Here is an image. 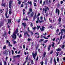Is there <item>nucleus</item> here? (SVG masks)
I'll return each mask as SVG.
<instances>
[{
    "label": "nucleus",
    "instance_id": "obj_1",
    "mask_svg": "<svg viewBox=\"0 0 65 65\" xmlns=\"http://www.w3.org/2000/svg\"><path fill=\"white\" fill-rule=\"evenodd\" d=\"M13 38L14 39H15L17 38V35L15 33H14L12 35H11Z\"/></svg>",
    "mask_w": 65,
    "mask_h": 65
},
{
    "label": "nucleus",
    "instance_id": "obj_2",
    "mask_svg": "<svg viewBox=\"0 0 65 65\" xmlns=\"http://www.w3.org/2000/svg\"><path fill=\"white\" fill-rule=\"evenodd\" d=\"M8 51L9 53H10V51H9V50H5L4 51V52H3V54L6 55H8Z\"/></svg>",
    "mask_w": 65,
    "mask_h": 65
},
{
    "label": "nucleus",
    "instance_id": "obj_3",
    "mask_svg": "<svg viewBox=\"0 0 65 65\" xmlns=\"http://www.w3.org/2000/svg\"><path fill=\"white\" fill-rule=\"evenodd\" d=\"M32 54L34 59H35V57L36 56V55H37V52H36L35 54H34L33 53H32Z\"/></svg>",
    "mask_w": 65,
    "mask_h": 65
},
{
    "label": "nucleus",
    "instance_id": "obj_4",
    "mask_svg": "<svg viewBox=\"0 0 65 65\" xmlns=\"http://www.w3.org/2000/svg\"><path fill=\"white\" fill-rule=\"evenodd\" d=\"M12 3V1H10L9 2V8L10 9H11V4Z\"/></svg>",
    "mask_w": 65,
    "mask_h": 65
},
{
    "label": "nucleus",
    "instance_id": "obj_5",
    "mask_svg": "<svg viewBox=\"0 0 65 65\" xmlns=\"http://www.w3.org/2000/svg\"><path fill=\"white\" fill-rule=\"evenodd\" d=\"M46 4L51 3L52 2V0H46Z\"/></svg>",
    "mask_w": 65,
    "mask_h": 65
},
{
    "label": "nucleus",
    "instance_id": "obj_6",
    "mask_svg": "<svg viewBox=\"0 0 65 65\" xmlns=\"http://www.w3.org/2000/svg\"><path fill=\"white\" fill-rule=\"evenodd\" d=\"M56 13H58V15H59L60 14V11H59V10L57 8H56Z\"/></svg>",
    "mask_w": 65,
    "mask_h": 65
},
{
    "label": "nucleus",
    "instance_id": "obj_7",
    "mask_svg": "<svg viewBox=\"0 0 65 65\" xmlns=\"http://www.w3.org/2000/svg\"><path fill=\"white\" fill-rule=\"evenodd\" d=\"M45 28V27L43 26H42V28H40V30L41 31H43L44 30V28Z\"/></svg>",
    "mask_w": 65,
    "mask_h": 65
},
{
    "label": "nucleus",
    "instance_id": "obj_8",
    "mask_svg": "<svg viewBox=\"0 0 65 65\" xmlns=\"http://www.w3.org/2000/svg\"><path fill=\"white\" fill-rule=\"evenodd\" d=\"M22 25H23V26H24L25 28L26 26H27V24L25 23H23Z\"/></svg>",
    "mask_w": 65,
    "mask_h": 65
},
{
    "label": "nucleus",
    "instance_id": "obj_9",
    "mask_svg": "<svg viewBox=\"0 0 65 65\" xmlns=\"http://www.w3.org/2000/svg\"><path fill=\"white\" fill-rule=\"evenodd\" d=\"M56 51H57V52H59V51H61V49L60 48H58L56 49Z\"/></svg>",
    "mask_w": 65,
    "mask_h": 65
},
{
    "label": "nucleus",
    "instance_id": "obj_10",
    "mask_svg": "<svg viewBox=\"0 0 65 65\" xmlns=\"http://www.w3.org/2000/svg\"><path fill=\"white\" fill-rule=\"evenodd\" d=\"M61 33H63V31L64 32H65V30L64 29H61Z\"/></svg>",
    "mask_w": 65,
    "mask_h": 65
},
{
    "label": "nucleus",
    "instance_id": "obj_11",
    "mask_svg": "<svg viewBox=\"0 0 65 65\" xmlns=\"http://www.w3.org/2000/svg\"><path fill=\"white\" fill-rule=\"evenodd\" d=\"M4 62V65H6V61L3 60V61Z\"/></svg>",
    "mask_w": 65,
    "mask_h": 65
},
{
    "label": "nucleus",
    "instance_id": "obj_12",
    "mask_svg": "<svg viewBox=\"0 0 65 65\" xmlns=\"http://www.w3.org/2000/svg\"><path fill=\"white\" fill-rule=\"evenodd\" d=\"M40 26H37V30H38L39 29V28H40Z\"/></svg>",
    "mask_w": 65,
    "mask_h": 65
},
{
    "label": "nucleus",
    "instance_id": "obj_13",
    "mask_svg": "<svg viewBox=\"0 0 65 65\" xmlns=\"http://www.w3.org/2000/svg\"><path fill=\"white\" fill-rule=\"evenodd\" d=\"M34 15V13L32 12L30 14V17H33Z\"/></svg>",
    "mask_w": 65,
    "mask_h": 65
},
{
    "label": "nucleus",
    "instance_id": "obj_14",
    "mask_svg": "<svg viewBox=\"0 0 65 65\" xmlns=\"http://www.w3.org/2000/svg\"><path fill=\"white\" fill-rule=\"evenodd\" d=\"M39 22V23H43L44 22L43 21V20H42L41 21H40V20H38Z\"/></svg>",
    "mask_w": 65,
    "mask_h": 65
},
{
    "label": "nucleus",
    "instance_id": "obj_15",
    "mask_svg": "<svg viewBox=\"0 0 65 65\" xmlns=\"http://www.w3.org/2000/svg\"><path fill=\"white\" fill-rule=\"evenodd\" d=\"M8 23H11V19H9L8 20Z\"/></svg>",
    "mask_w": 65,
    "mask_h": 65
},
{
    "label": "nucleus",
    "instance_id": "obj_16",
    "mask_svg": "<svg viewBox=\"0 0 65 65\" xmlns=\"http://www.w3.org/2000/svg\"><path fill=\"white\" fill-rule=\"evenodd\" d=\"M45 55H46V52H44V54H43V57H45Z\"/></svg>",
    "mask_w": 65,
    "mask_h": 65
},
{
    "label": "nucleus",
    "instance_id": "obj_17",
    "mask_svg": "<svg viewBox=\"0 0 65 65\" xmlns=\"http://www.w3.org/2000/svg\"><path fill=\"white\" fill-rule=\"evenodd\" d=\"M26 34H27V36H28V37H30V35H29L28 34V33H24V35H25Z\"/></svg>",
    "mask_w": 65,
    "mask_h": 65
},
{
    "label": "nucleus",
    "instance_id": "obj_18",
    "mask_svg": "<svg viewBox=\"0 0 65 65\" xmlns=\"http://www.w3.org/2000/svg\"><path fill=\"white\" fill-rule=\"evenodd\" d=\"M51 45H49L48 48V51H49L50 50V48H51Z\"/></svg>",
    "mask_w": 65,
    "mask_h": 65
},
{
    "label": "nucleus",
    "instance_id": "obj_19",
    "mask_svg": "<svg viewBox=\"0 0 65 65\" xmlns=\"http://www.w3.org/2000/svg\"><path fill=\"white\" fill-rule=\"evenodd\" d=\"M25 5H26V7H25V9H27V5H28L27 4H25Z\"/></svg>",
    "mask_w": 65,
    "mask_h": 65
},
{
    "label": "nucleus",
    "instance_id": "obj_20",
    "mask_svg": "<svg viewBox=\"0 0 65 65\" xmlns=\"http://www.w3.org/2000/svg\"><path fill=\"white\" fill-rule=\"evenodd\" d=\"M52 46L53 47L55 46V43L53 42L52 43Z\"/></svg>",
    "mask_w": 65,
    "mask_h": 65
},
{
    "label": "nucleus",
    "instance_id": "obj_21",
    "mask_svg": "<svg viewBox=\"0 0 65 65\" xmlns=\"http://www.w3.org/2000/svg\"><path fill=\"white\" fill-rule=\"evenodd\" d=\"M27 3H28L30 4V5H32V2H31V1L30 2L28 1Z\"/></svg>",
    "mask_w": 65,
    "mask_h": 65
},
{
    "label": "nucleus",
    "instance_id": "obj_22",
    "mask_svg": "<svg viewBox=\"0 0 65 65\" xmlns=\"http://www.w3.org/2000/svg\"><path fill=\"white\" fill-rule=\"evenodd\" d=\"M19 31V29L17 28L15 30V33H18Z\"/></svg>",
    "mask_w": 65,
    "mask_h": 65
},
{
    "label": "nucleus",
    "instance_id": "obj_23",
    "mask_svg": "<svg viewBox=\"0 0 65 65\" xmlns=\"http://www.w3.org/2000/svg\"><path fill=\"white\" fill-rule=\"evenodd\" d=\"M3 26V23H2V22H1L0 23V26Z\"/></svg>",
    "mask_w": 65,
    "mask_h": 65
},
{
    "label": "nucleus",
    "instance_id": "obj_24",
    "mask_svg": "<svg viewBox=\"0 0 65 65\" xmlns=\"http://www.w3.org/2000/svg\"><path fill=\"white\" fill-rule=\"evenodd\" d=\"M64 47H65V45H62L61 47V48H64Z\"/></svg>",
    "mask_w": 65,
    "mask_h": 65
},
{
    "label": "nucleus",
    "instance_id": "obj_25",
    "mask_svg": "<svg viewBox=\"0 0 65 65\" xmlns=\"http://www.w3.org/2000/svg\"><path fill=\"white\" fill-rule=\"evenodd\" d=\"M16 58H20V55H18L16 56Z\"/></svg>",
    "mask_w": 65,
    "mask_h": 65
},
{
    "label": "nucleus",
    "instance_id": "obj_26",
    "mask_svg": "<svg viewBox=\"0 0 65 65\" xmlns=\"http://www.w3.org/2000/svg\"><path fill=\"white\" fill-rule=\"evenodd\" d=\"M28 56H27L26 57V61H27V60H28Z\"/></svg>",
    "mask_w": 65,
    "mask_h": 65
},
{
    "label": "nucleus",
    "instance_id": "obj_27",
    "mask_svg": "<svg viewBox=\"0 0 65 65\" xmlns=\"http://www.w3.org/2000/svg\"><path fill=\"white\" fill-rule=\"evenodd\" d=\"M58 21L59 22H61V18L59 17V19H58Z\"/></svg>",
    "mask_w": 65,
    "mask_h": 65
},
{
    "label": "nucleus",
    "instance_id": "obj_28",
    "mask_svg": "<svg viewBox=\"0 0 65 65\" xmlns=\"http://www.w3.org/2000/svg\"><path fill=\"white\" fill-rule=\"evenodd\" d=\"M32 40L31 39H29V38H28L27 39V40L28 41H30V40Z\"/></svg>",
    "mask_w": 65,
    "mask_h": 65
},
{
    "label": "nucleus",
    "instance_id": "obj_29",
    "mask_svg": "<svg viewBox=\"0 0 65 65\" xmlns=\"http://www.w3.org/2000/svg\"><path fill=\"white\" fill-rule=\"evenodd\" d=\"M9 46H12V45L10 44V43H9L8 44Z\"/></svg>",
    "mask_w": 65,
    "mask_h": 65
},
{
    "label": "nucleus",
    "instance_id": "obj_30",
    "mask_svg": "<svg viewBox=\"0 0 65 65\" xmlns=\"http://www.w3.org/2000/svg\"><path fill=\"white\" fill-rule=\"evenodd\" d=\"M29 11L30 12H32V9H31L30 8Z\"/></svg>",
    "mask_w": 65,
    "mask_h": 65
},
{
    "label": "nucleus",
    "instance_id": "obj_31",
    "mask_svg": "<svg viewBox=\"0 0 65 65\" xmlns=\"http://www.w3.org/2000/svg\"><path fill=\"white\" fill-rule=\"evenodd\" d=\"M21 37H22V35L20 34L19 36V38H20Z\"/></svg>",
    "mask_w": 65,
    "mask_h": 65
},
{
    "label": "nucleus",
    "instance_id": "obj_32",
    "mask_svg": "<svg viewBox=\"0 0 65 65\" xmlns=\"http://www.w3.org/2000/svg\"><path fill=\"white\" fill-rule=\"evenodd\" d=\"M2 6H5V4H2Z\"/></svg>",
    "mask_w": 65,
    "mask_h": 65
},
{
    "label": "nucleus",
    "instance_id": "obj_33",
    "mask_svg": "<svg viewBox=\"0 0 65 65\" xmlns=\"http://www.w3.org/2000/svg\"><path fill=\"white\" fill-rule=\"evenodd\" d=\"M7 42H6V43H8L9 44V43H10V42H9V41L7 40L6 41Z\"/></svg>",
    "mask_w": 65,
    "mask_h": 65
},
{
    "label": "nucleus",
    "instance_id": "obj_34",
    "mask_svg": "<svg viewBox=\"0 0 65 65\" xmlns=\"http://www.w3.org/2000/svg\"><path fill=\"white\" fill-rule=\"evenodd\" d=\"M43 38H44L45 39H48V38H45V37L44 36H43Z\"/></svg>",
    "mask_w": 65,
    "mask_h": 65
},
{
    "label": "nucleus",
    "instance_id": "obj_35",
    "mask_svg": "<svg viewBox=\"0 0 65 65\" xmlns=\"http://www.w3.org/2000/svg\"><path fill=\"white\" fill-rule=\"evenodd\" d=\"M43 41V39H41L40 40L39 42H42V41Z\"/></svg>",
    "mask_w": 65,
    "mask_h": 65
},
{
    "label": "nucleus",
    "instance_id": "obj_36",
    "mask_svg": "<svg viewBox=\"0 0 65 65\" xmlns=\"http://www.w3.org/2000/svg\"><path fill=\"white\" fill-rule=\"evenodd\" d=\"M57 62H59V58H58V57H57Z\"/></svg>",
    "mask_w": 65,
    "mask_h": 65
},
{
    "label": "nucleus",
    "instance_id": "obj_37",
    "mask_svg": "<svg viewBox=\"0 0 65 65\" xmlns=\"http://www.w3.org/2000/svg\"><path fill=\"white\" fill-rule=\"evenodd\" d=\"M9 13L10 14H11V13H12V12L11 11H9Z\"/></svg>",
    "mask_w": 65,
    "mask_h": 65
},
{
    "label": "nucleus",
    "instance_id": "obj_38",
    "mask_svg": "<svg viewBox=\"0 0 65 65\" xmlns=\"http://www.w3.org/2000/svg\"><path fill=\"white\" fill-rule=\"evenodd\" d=\"M62 36H61L60 37V39L59 41H60L61 40V39H62Z\"/></svg>",
    "mask_w": 65,
    "mask_h": 65
},
{
    "label": "nucleus",
    "instance_id": "obj_39",
    "mask_svg": "<svg viewBox=\"0 0 65 65\" xmlns=\"http://www.w3.org/2000/svg\"><path fill=\"white\" fill-rule=\"evenodd\" d=\"M23 20H24L25 21H28L27 19H23Z\"/></svg>",
    "mask_w": 65,
    "mask_h": 65
},
{
    "label": "nucleus",
    "instance_id": "obj_40",
    "mask_svg": "<svg viewBox=\"0 0 65 65\" xmlns=\"http://www.w3.org/2000/svg\"><path fill=\"white\" fill-rule=\"evenodd\" d=\"M6 48V46L5 45L4 46V47H3V48L4 49H5Z\"/></svg>",
    "mask_w": 65,
    "mask_h": 65
},
{
    "label": "nucleus",
    "instance_id": "obj_41",
    "mask_svg": "<svg viewBox=\"0 0 65 65\" xmlns=\"http://www.w3.org/2000/svg\"><path fill=\"white\" fill-rule=\"evenodd\" d=\"M59 31V29H57V30H56V32H58Z\"/></svg>",
    "mask_w": 65,
    "mask_h": 65
},
{
    "label": "nucleus",
    "instance_id": "obj_42",
    "mask_svg": "<svg viewBox=\"0 0 65 65\" xmlns=\"http://www.w3.org/2000/svg\"><path fill=\"white\" fill-rule=\"evenodd\" d=\"M21 1H19L18 2L19 4H21Z\"/></svg>",
    "mask_w": 65,
    "mask_h": 65
},
{
    "label": "nucleus",
    "instance_id": "obj_43",
    "mask_svg": "<svg viewBox=\"0 0 65 65\" xmlns=\"http://www.w3.org/2000/svg\"><path fill=\"white\" fill-rule=\"evenodd\" d=\"M34 6H36V3H34Z\"/></svg>",
    "mask_w": 65,
    "mask_h": 65
},
{
    "label": "nucleus",
    "instance_id": "obj_44",
    "mask_svg": "<svg viewBox=\"0 0 65 65\" xmlns=\"http://www.w3.org/2000/svg\"><path fill=\"white\" fill-rule=\"evenodd\" d=\"M43 17H40V19L41 20H42Z\"/></svg>",
    "mask_w": 65,
    "mask_h": 65
},
{
    "label": "nucleus",
    "instance_id": "obj_45",
    "mask_svg": "<svg viewBox=\"0 0 65 65\" xmlns=\"http://www.w3.org/2000/svg\"><path fill=\"white\" fill-rule=\"evenodd\" d=\"M48 41L47 40H45L44 42V43H46Z\"/></svg>",
    "mask_w": 65,
    "mask_h": 65
},
{
    "label": "nucleus",
    "instance_id": "obj_46",
    "mask_svg": "<svg viewBox=\"0 0 65 65\" xmlns=\"http://www.w3.org/2000/svg\"><path fill=\"white\" fill-rule=\"evenodd\" d=\"M40 14L39 13H38V15H37V17H38V16H39L40 15Z\"/></svg>",
    "mask_w": 65,
    "mask_h": 65
},
{
    "label": "nucleus",
    "instance_id": "obj_47",
    "mask_svg": "<svg viewBox=\"0 0 65 65\" xmlns=\"http://www.w3.org/2000/svg\"><path fill=\"white\" fill-rule=\"evenodd\" d=\"M30 26L31 27H33V24L31 23L30 24Z\"/></svg>",
    "mask_w": 65,
    "mask_h": 65
},
{
    "label": "nucleus",
    "instance_id": "obj_48",
    "mask_svg": "<svg viewBox=\"0 0 65 65\" xmlns=\"http://www.w3.org/2000/svg\"><path fill=\"white\" fill-rule=\"evenodd\" d=\"M6 35V33H5V34H4L3 35V36H5Z\"/></svg>",
    "mask_w": 65,
    "mask_h": 65
},
{
    "label": "nucleus",
    "instance_id": "obj_49",
    "mask_svg": "<svg viewBox=\"0 0 65 65\" xmlns=\"http://www.w3.org/2000/svg\"><path fill=\"white\" fill-rule=\"evenodd\" d=\"M6 59V60H7V59H8V57L6 56L5 57Z\"/></svg>",
    "mask_w": 65,
    "mask_h": 65
},
{
    "label": "nucleus",
    "instance_id": "obj_50",
    "mask_svg": "<svg viewBox=\"0 0 65 65\" xmlns=\"http://www.w3.org/2000/svg\"><path fill=\"white\" fill-rule=\"evenodd\" d=\"M31 64H33V60H31Z\"/></svg>",
    "mask_w": 65,
    "mask_h": 65
},
{
    "label": "nucleus",
    "instance_id": "obj_51",
    "mask_svg": "<svg viewBox=\"0 0 65 65\" xmlns=\"http://www.w3.org/2000/svg\"><path fill=\"white\" fill-rule=\"evenodd\" d=\"M62 59L64 61H65V57H63Z\"/></svg>",
    "mask_w": 65,
    "mask_h": 65
},
{
    "label": "nucleus",
    "instance_id": "obj_52",
    "mask_svg": "<svg viewBox=\"0 0 65 65\" xmlns=\"http://www.w3.org/2000/svg\"><path fill=\"white\" fill-rule=\"evenodd\" d=\"M46 11H47V10H46V9H45V13H46Z\"/></svg>",
    "mask_w": 65,
    "mask_h": 65
},
{
    "label": "nucleus",
    "instance_id": "obj_53",
    "mask_svg": "<svg viewBox=\"0 0 65 65\" xmlns=\"http://www.w3.org/2000/svg\"><path fill=\"white\" fill-rule=\"evenodd\" d=\"M27 60H26V61H25V62L23 64H26V62H27Z\"/></svg>",
    "mask_w": 65,
    "mask_h": 65
},
{
    "label": "nucleus",
    "instance_id": "obj_54",
    "mask_svg": "<svg viewBox=\"0 0 65 65\" xmlns=\"http://www.w3.org/2000/svg\"><path fill=\"white\" fill-rule=\"evenodd\" d=\"M43 35H44V36H45V35H47V34H46V33H45V34H43Z\"/></svg>",
    "mask_w": 65,
    "mask_h": 65
},
{
    "label": "nucleus",
    "instance_id": "obj_55",
    "mask_svg": "<svg viewBox=\"0 0 65 65\" xmlns=\"http://www.w3.org/2000/svg\"><path fill=\"white\" fill-rule=\"evenodd\" d=\"M53 51H52L51 52L50 54H53Z\"/></svg>",
    "mask_w": 65,
    "mask_h": 65
},
{
    "label": "nucleus",
    "instance_id": "obj_56",
    "mask_svg": "<svg viewBox=\"0 0 65 65\" xmlns=\"http://www.w3.org/2000/svg\"><path fill=\"white\" fill-rule=\"evenodd\" d=\"M13 43L14 44L15 43H17V42H16V41H13Z\"/></svg>",
    "mask_w": 65,
    "mask_h": 65
},
{
    "label": "nucleus",
    "instance_id": "obj_57",
    "mask_svg": "<svg viewBox=\"0 0 65 65\" xmlns=\"http://www.w3.org/2000/svg\"><path fill=\"white\" fill-rule=\"evenodd\" d=\"M43 61H42L41 63V65H43Z\"/></svg>",
    "mask_w": 65,
    "mask_h": 65
},
{
    "label": "nucleus",
    "instance_id": "obj_58",
    "mask_svg": "<svg viewBox=\"0 0 65 65\" xmlns=\"http://www.w3.org/2000/svg\"><path fill=\"white\" fill-rule=\"evenodd\" d=\"M7 12H6V13H5V15L6 16H7Z\"/></svg>",
    "mask_w": 65,
    "mask_h": 65
},
{
    "label": "nucleus",
    "instance_id": "obj_59",
    "mask_svg": "<svg viewBox=\"0 0 65 65\" xmlns=\"http://www.w3.org/2000/svg\"><path fill=\"white\" fill-rule=\"evenodd\" d=\"M23 48H25V45H23Z\"/></svg>",
    "mask_w": 65,
    "mask_h": 65
},
{
    "label": "nucleus",
    "instance_id": "obj_60",
    "mask_svg": "<svg viewBox=\"0 0 65 65\" xmlns=\"http://www.w3.org/2000/svg\"><path fill=\"white\" fill-rule=\"evenodd\" d=\"M35 34H37V35H39V34H38V33H36Z\"/></svg>",
    "mask_w": 65,
    "mask_h": 65
},
{
    "label": "nucleus",
    "instance_id": "obj_61",
    "mask_svg": "<svg viewBox=\"0 0 65 65\" xmlns=\"http://www.w3.org/2000/svg\"><path fill=\"white\" fill-rule=\"evenodd\" d=\"M13 58H17V56H13Z\"/></svg>",
    "mask_w": 65,
    "mask_h": 65
},
{
    "label": "nucleus",
    "instance_id": "obj_62",
    "mask_svg": "<svg viewBox=\"0 0 65 65\" xmlns=\"http://www.w3.org/2000/svg\"><path fill=\"white\" fill-rule=\"evenodd\" d=\"M36 19L35 18H34L33 19V21H34V20H35Z\"/></svg>",
    "mask_w": 65,
    "mask_h": 65
},
{
    "label": "nucleus",
    "instance_id": "obj_63",
    "mask_svg": "<svg viewBox=\"0 0 65 65\" xmlns=\"http://www.w3.org/2000/svg\"><path fill=\"white\" fill-rule=\"evenodd\" d=\"M11 51H12V54H13V53H14V52H13V50H12Z\"/></svg>",
    "mask_w": 65,
    "mask_h": 65
},
{
    "label": "nucleus",
    "instance_id": "obj_64",
    "mask_svg": "<svg viewBox=\"0 0 65 65\" xmlns=\"http://www.w3.org/2000/svg\"><path fill=\"white\" fill-rule=\"evenodd\" d=\"M0 65H2V62H0Z\"/></svg>",
    "mask_w": 65,
    "mask_h": 65
}]
</instances>
